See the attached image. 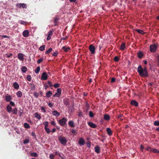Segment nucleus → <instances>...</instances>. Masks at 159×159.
Segmentation results:
<instances>
[{"instance_id": "1", "label": "nucleus", "mask_w": 159, "mask_h": 159, "mask_svg": "<svg viewBox=\"0 0 159 159\" xmlns=\"http://www.w3.org/2000/svg\"><path fill=\"white\" fill-rule=\"evenodd\" d=\"M138 72L141 77H148V75L147 72V69L146 67L143 69L141 65H139L138 68Z\"/></svg>"}, {"instance_id": "2", "label": "nucleus", "mask_w": 159, "mask_h": 159, "mask_svg": "<svg viewBox=\"0 0 159 159\" xmlns=\"http://www.w3.org/2000/svg\"><path fill=\"white\" fill-rule=\"evenodd\" d=\"M58 140L63 145H65L67 142V139L64 137H59L58 139Z\"/></svg>"}, {"instance_id": "3", "label": "nucleus", "mask_w": 159, "mask_h": 159, "mask_svg": "<svg viewBox=\"0 0 159 159\" xmlns=\"http://www.w3.org/2000/svg\"><path fill=\"white\" fill-rule=\"evenodd\" d=\"M157 46L155 44H152L150 46V51L152 52H155L157 49Z\"/></svg>"}, {"instance_id": "4", "label": "nucleus", "mask_w": 159, "mask_h": 159, "mask_svg": "<svg viewBox=\"0 0 159 159\" xmlns=\"http://www.w3.org/2000/svg\"><path fill=\"white\" fill-rule=\"evenodd\" d=\"M66 121L67 119L65 118H63L59 120V124L61 125L64 126L66 124Z\"/></svg>"}, {"instance_id": "5", "label": "nucleus", "mask_w": 159, "mask_h": 159, "mask_svg": "<svg viewBox=\"0 0 159 159\" xmlns=\"http://www.w3.org/2000/svg\"><path fill=\"white\" fill-rule=\"evenodd\" d=\"M5 100L7 102H9L11 100L12 98L11 95H9L7 94L5 97Z\"/></svg>"}, {"instance_id": "6", "label": "nucleus", "mask_w": 159, "mask_h": 159, "mask_svg": "<svg viewBox=\"0 0 159 159\" xmlns=\"http://www.w3.org/2000/svg\"><path fill=\"white\" fill-rule=\"evenodd\" d=\"M89 49L92 54H93L95 53V47L93 45L91 44L89 46Z\"/></svg>"}, {"instance_id": "7", "label": "nucleus", "mask_w": 159, "mask_h": 159, "mask_svg": "<svg viewBox=\"0 0 159 159\" xmlns=\"http://www.w3.org/2000/svg\"><path fill=\"white\" fill-rule=\"evenodd\" d=\"M48 75L45 72L43 73L42 74L41 80H46L47 79Z\"/></svg>"}, {"instance_id": "8", "label": "nucleus", "mask_w": 159, "mask_h": 159, "mask_svg": "<svg viewBox=\"0 0 159 159\" xmlns=\"http://www.w3.org/2000/svg\"><path fill=\"white\" fill-rule=\"evenodd\" d=\"M29 34V32L28 30H25L22 33L23 36L25 38L28 37Z\"/></svg>"}, {"instance_id": "9", "label": "nucleus", "mask_w": 159, "mask_h": 159, "mask_svg": "<svg viewBox=\"0 0 159 159\" xmlns=\"http://www.w3.org/2000/svg\"><path fill=\"white\" fill-rule=\"evenodd\" d=\"M16 6H18L20 8L22 7L23 8H27V5L25 3H17Z\"/></svg>"}, {"instance_id": "10", "label": "nucleus", "mask_w": 159, "mask_h": 159, "mask_svg": "<svg viewBox=\"0 0 159 159\" xmlns=\"http://www.w3.org/2000/svg\"><path fill=\"white\" fill-rule=\"evenodd\" d=\"M24 55L22 53H20L18 54V58L21 61H23L24 59Z\"/></svg>"}, {"instance_id": "11", "label": "nucleus", "mask_w": 159, "mask_h": 159, "mask_svg": "<svg viewBox=\"0 0 159 159\" xmlns=\"http://www.w3.org/2000/svg\"><path fill=\"white\" fill-rule=\"evenodd\" d=\"M130 104L131 105L134 106L135 107H137L138 106V103L135 100H132L130 102Z\"/></svg>"}, {"instance_id": "12", "label": "nucleus", "mask_w": 159, "mask_h": 159, "mask_svg": "<svg viewBox=\"0 0 159 159\" xmlns=\"http://www.w3.org/2000/svg\"><path fill=\"white\" fill-rule=\"evenodd\" d=\"M88 125L91 128H95L97 127V125L94 123L91 122H89L88 123Z\"/></svg>"}, {"instance_id": "13", "label": "nucleus", "mask_w": 159, "mask_h": 159, "mask_svg": "<svg viewBox=\"0 0 159 159\" xmlns=\"http://www.w3.org/2000/svg\"><path fill=\"white\" fill-rule=\"evenodd\" d=\"M13 86L14 89L17 90L19 89L20 87L19 84L17 82H14L13 83Z\"/></svg>"}, {"instance_id": "14", "label": "nucleus", "mask_w": 159, "mask_h": 159, "mask_svg": "<svg viewBox=\"0 0 159 159\" xmlns=\"http://www.w3.org/2000/svg\"><path fill=\"white\" fill-rule=\"evenodd\" d=\"M137 56L140 59L142 58L143 56V54L141 51L139 52L137 54Z\"/></svg>"}, {"instance_id": "15", "label": "nucleus", "mask_w": 159, "mask_h": 159, "mask_svg": "<svg viewBox=\"0 0 159 159\" xmlns=\"http://www.w3.org/2000/svg\"><path fill=\"white\" fill-rule=\"evenodd\" d=\"M95 152L98 153H99L100 152V148L99 146H97L95 147Z\"/></svg>"}, {"instance_id": "16", "label": "nucleus", "mask_w": 159, "mask_h": 159, "mask_svg": "<svg viewBox=\"0 0 159 159\" xmlns=\"http://www.w3.org/2000/svg\"><path fill=\"white\" fill-rule=\"evenodd\" d=\"M107 132L108 134L109 135H111L112 134V132L111 130V129L109 128H107L106 129Z\"/></svg>"}, {"instance_id": "17", "label": "nucleus", "mask_w": 159, "mask_h": 159, "mask_svg": "<svg viewBox=\"0 0 159 159\" xmlns=\"http://www.w3.org/2000/svg\"><path fill=\"white\" fill-rule=\"evenodd\" d=\"M52 112L53 115L56 117H58L60 115V113L57 111H54Z\"/></svg>"}, {"instance_id": "18", "label": "nucleus", "mask_w": 159, "mask_h": 159, "mask_svg": "<svg viewBox=\"0 0 159 159\" xmlns=\"http://www.w3.org/2000/svg\"><path fill=\"white\" fill-rule=\"evenodd\" d=\"M34 115L35 117L38 120H40L41 119V116L38 113L36 112L34 113Z\"/></svg>"}, {"instance_id": "19", "label": "nucleus", "mask_w": 159, "mask_h": 159, "mask_svg": "<svg viewBox=\"0 0 159 159\" xmlns=\"http://www.w3.org/2000/svg\"><path fill=\"white\" fill-rule=\"evenodd\" d=\"M59 20V18H58L57 17H55L54 18V22L55 23V24H54L55 26H56V25H57V23H58V22Z\"/></svg>"}, {"instance_id": "20", "label": "nucleus", "mask_w": 159, "mask_h": 159, "mask_svg": "<svg viewBox=\"0 0 159 159\" xmlns=\"http://www.w3.org/2000/svg\"><path fill=\"white\" fill-rule=\"evenodd\" d=\"M125 43H123L121 45L120 49L121 50L123 51L125 49Z\"/></svg>"}, {"instance_id": "21", "label": "nucleus", "mask_w": 159, "mask_h": 159, "mask_svg": "<svg viewBox=\"0 0 159 159\" xmlns=\"http://www.w3.org/2000/svg\"><path fill=\"white\" fill-rule=\"evenodd\" d=\"M17 96L18 98H20L22 96V93L20 91H18L16 93Z\"/></svg>"}, {"instance_id": "22", "label": "nucleus", "mask_w": 159, "mask_h": 159, "mask_svg": "<svg viewBox=\"0 0 159 159\" xmlns=\"http://www.w3.org/2000/svg\"><path fill=\"white\" fill-rule=\"evenodd\" d=\"M52 93L51 91H49L46 93V96L48 98H50L52 95Z\"/></svg>"}, {"instance_id": "23", "label": "nucleus", "mask_w": 159, "mask_h": 159, "mask_svg": "<svg viewBox=\"0 0 159 159\" xmlns=\"http://www.w3.org/2000/svg\"><path fill=\"white\" fill-rule=\"evenodd\" d=\"M104 118L106 120H110V117L108 115L105 114L104 116Z\"/></svg>"}, {"instance_id": "24", "label": "nucleus", "mask_w": 159, "mask_h": 159, "mask_svg": "<svg viewBox=\"0 0 159 159\" xmlns=\"http://www.w3.org/2000/svg\"><path fill=\"white\" fill-rule=\"evenodd\" d=\"M21 70L22 72L25 73L27 70V68L26 66H23L21 69Z\"/></svg>"}, {"instance_id": "25", "label": "nucleus", "mask_w": 159, "mask_h": 159, "mask_svg": "<svg viewBox=\"0 0 159 159\" xmlns=\"http://www.w3.org/2000/svg\"><path fill=\"white\" fill-rule=\"evenodd\" d=\"M30 89L31 90H34L35 89V86L34 84L32 83L30 84Z\"/></svg>"}, {"instance_id": "26", "label": "nucleus", "mask_w": 159, "mask_h": 159, "mask_svg": "<svg viewBox=\"0 0 159 159\" xmlns=\"http://www.w3.org/2000/svg\"><path fill=\"white\" fill-rule=\"evenodd\" d=\"M7 110L9 112H10L12 110V107L10 105H8L7 107Z\"/></svg>"}, {"instance_id": "27", "label": "nucleus", "mask_w": 159, "mask_h": 159, "mask_svg": "<svg viewBox=\"0 0 159 159\" xmlns=\"http://www.w3.org/2000/svg\"><path fill=\"white\" fill-rule=\"evenodd\" d=\"M68 125L70 126L71 127H74V122L72 120L69 121L68 122Z\"/></svg>"}, {"instance_id": "28", "label": "nucleus", "mask_w": 159, "mask_h": 159, "mask_svg": "<svg viewBox=\"0 0 159 159\" xmlns=\"http://www.w3.org/2000/svg\"><path fill=\"white\" fill-rule=\"evenodd\" d=\"M62 49H63L65 52H67L70 49V48L69 47H67L65 46H64L62 48Z\"/></svg>"}, {"instance_id": "29", "label": "nucleus", "mask_w": 159, "mask_h": 159, "mask_svg": "<svg viewBox=\"0 0 159 159\" xmlns=\"http://www.w3.org/2000/svg\"><path fill=\"white\" fill-rule=\"evenodd\" d=\"M85 143L84 139L82 138H80V145H84Z\"/></svg>"}, {"instance_id": "30", "label": "nucleus", "mask_w": 159, "mask_h": 159, "mask_svg": "<svg viewBox=\"0 0 159 159\" xmlns=\"http://www.w3.org/2000/svg\"><path fill=\"white\" fill-rule=\"evenodd\" d=\"M13 114H16L17 112V109L16 108H14L11 111Z\"/></svg>"}, {"instance_id": "31", "label": "nucleus", "mask_w": 159, "mask_h": 159, "mask_svg": "<svg viewBox=\"0 0 159 159\" xmlns=\"http://www.w3.org/2000/svg\"><path fill=\"white\" fill-rule=\"evenodd\" d=\"M64 103L66 106H68L69 105L68 100L67 99L64 100Z\"/></svg>"}, {"instance_id": "32", "label": "nucleus", "mask_w": 159, "mask_h": 159, "mask_svg": "<svg viewBox=\"0 0 159 159\" xmlns=\"http://www.w3.org/2000/svg\"><path fill=\"white\" fill-rule=\"evenodd\" d=\"M44 129L47 133L48 134H49L51 132L50 129L48 128V127H44Z\"/></svg>"}, {"instance_id": "33", "label": "nucleus", "mask_w": 159, "mask_h": 159, "mask_svg": "<svg viewBox=\"0 0 159 159\" xmlns=\"http://www.w3.org/2000/svg\"><path fill=\"white\" fill-rule=\"evenodd\" d=\"M24 126L25 128L29 129L30 128L29 125L27 123H25L24 124Z\"/></svg>"}, {"instance_id": "34", "label": "nucleus", "mask_w": 159, "mask_h": 159, "mask_svg": "<svg viewBox=\"0 0 159 159\" xmlns=\"http://www.w3.org/2000/svg\"><path fill=\"white\" fill-rule=\"evenodd\" d=\"M136 31L139 33L141 34H143L145 33L143 30H141L137 29L136 30Z\"/></svg>"}, {"instance_id": "35", "label": "nucleus", "mask_w": 159, "mask_h": 159, "mask_svg": "<svg viewBox=\"0 0 159 159\" xmlns=\"http://www.w3.org/2000/svg\"><path fill=\"white\" fill-rule=\"evenodd\" d=\"M154 153H159V150L156 149H152V152Z\"/></svg>"}, {"instance_id": "36", "label": "nucleus", "mask_w": 159, "mask_h": 159, "mask_svg": "<svg viewBox=\"0 0 159 159\" xmlns=\"http://www.w3.org/2000/svg\"><path fill=\"white\" fill-rule=\"evenodd\" d=\"M52 50V48H49L48 50L46 51L45 54H47L50 53Z\"/></svg>"}, {"instance_id": "37", "label": "nucleus", "mask_w": 159, "mask_h": 159, "mask_svg": "<svg viewBox=\"0 0 159 159\" xmlns=\"http://www.w3.org/2000/svg\"><path fill=\"white\" fill-rule=\"evenodd\" d=\"M40 70V67L39 66L37 67L35 70V72L36 73H38Z\"/></svg>"}, {"instance_id": "38", "label": "nucleus", "mask_w": 159, "mask_h": 159, "mask_svg": "<svg viewBox=\"0 0 159 159\" xmlns=\"http://www.w3.org/2000/svg\"><path fill=\"white\" fill-rule=\"evenodd\" d=\"M31 77L30 75H28L27 76V79L29 81H30L31 80Z\"/></svg>"}, {"instance_id": "39", "label": "nucleus", "mask_w": 159, "mask_h": 159, "mask_svg": "<svg viewBox=\"0 0 159 159\" xmlns=\"http://www.w3.org/2000/svg\"><path fill=\"white\" fill-rule=\"evenodd\" d=\"M30 155L33 157H37L38 155L36 153L32 152L30 153Z\"/></svg>"}, {"instance_id": "40", "label": "nucleus", "mask_w": 159, "mask_h": 159, "mask_svg": "<svg viewBox=\"0 0 159 159\" xmlns=\"http://www.w3.org/2000/svg\"><path fill=\"white\" fill-rule=\"evenodd\" d=\"M45 45H43L42 46H40L39 48V49L41 51H43L45 49Z\"/></svg>"}, {"instance_id": "41", "label": "nucleus", "mask_w": 159, "mask_h": 159, "mask_svg": "<svg viewBox=\"0 0 159 159\" xmlns=\"http://www.w3.org/2000/svg\"><path fill=\"white\" fill-rule=\"evenodd\" d=\"M18 22L19 23L22 25H25L27 23L26 22L22 20H19Z\"/></svg>"}, {"instance_id": "42", "label": "nucleus", "mask_w": 159, "mask_h": 159, "mask_svg": "<svg viewBox=\"0 0 159 159\" xmlns=\"http://www.w3.org/2000/svg\"><path fill=\"white\" fill-rule=\"evenodd\" d=\"M39 94V93L36 92H34V95L36 98H37L38 97Z\"/></svg>"}, {"instance_id": "43", "label": "nucleus", "mask_w": 159, "mask_h": 159, "mask_svg": "<svg viewBox=\"0 0 159 159\" xmlns=\"http://www.w3.org/2000/svg\"><path fill=\"white\" fill-rule=\"evenodd\" d=\"M43 124L45 125L44 127H48V121H45L43 123Z\"/></svg>"}, {"instance_id": "44", "label": "nucleus", "mask_w": 159, "mask_h": 159, "mask_svg": "<svg viewBox=\"0 0 159 159\" xmlns=\"http://www.w3.org/2000/svg\"><path fill=\"white\" fill-rule=\"evenodd\" d=\"M89 115L90 117L92 118L94 116V115L92 111H89Z\"/></svg>"}, {"instance_id": "45", "label": "nucleus", "mask_w": 159, "mask_h": 159, "mask_svg": "<svg viewBox=\"0 0 159 159\" xmlns=\"http://www.w3.org/2000/svg\"><path fill=\"white\" fill-rule=\"evenodd\" d=\"M114 60L115 61L118 62L119 60V58L118 56H116L114 58Z\"/></svg>"}, {"instance_id": "46", "label": "nucleus", "mask_w": 159, "mask_h": 159, "mask_svg": "<svg viewBox=\"0 0 159 159\" xmlns=\"http://www.w3.org/2000/svg\"><path fill=\"white\" fill-rule=\"evenodd\" d=\"M154 125L155 126H159V121H155L154 122Z\"/></svg>"}, {"instance_id": "47", "label": "nucleus", "mask_w": 159, "mask_h": 159, "mask_svg": "<svg viewBox=\"0 0 159 159\" xmlns=\"http://www.w3.org/2000/svg\"><path fill=\"white\" fill-rule=\"evenodd\" d=\"M60 86V84L58 83H56V84H55L54 85H53V87L55 88H58V87H59Z\"/></svg>"}, {"instance_id": "48", "label": "nucleus", "mask_w": 159, "mask_h": 159, "mask_svg": "<svg viewBox=\"0 0 159 159\" xmlns=\"http://www.w3.org/2000/svg\"><path fill=\"white\" fill-rule=\"evenodd\" d=\"M58 52L57 51H56L55 52L53 53L52 55L54 57H56L57 55Z\"/></svg>"}, {"instance_id": "49", "label": "nucleus", "mask_w": 159, "mask_h": 159, "mask_svg": "<svg viewBox=\"0 0 159 159\" xmlns=\"http://www.w3.org/2000/svg\"><path fill=\"white\" fill-rule=\"evenodd\" d=\"M43 60V58H41L39 59L37 61V63L38 64H39Z\"/></svg>"}, {"instance_id": "50", "label": "nucleus", "mask_w": 159, "mask_h": 159, "mask_svg": "<svg viewBox=\"0 0 159 159\" xmlns=\"http://www.w3.org/2000/svg\"><path fill=\"white\" fill-rule=\"evenodd\" d=\"M61 94H59L57 93H55V94L54 95L53 97H57L59 98Z\"/></svg>"}, {"instance_id": "51", "label": "nucleus", "mask_w": 159, "mask_h": 159, "mask_svg": "<svg viewBox=\"0 0 159 159\" xmlns=\"http://www.w3.org/2000/svg\"><path fill=\"white\" fill-rule=\"evenodd\" d=\"M57 92L59 94H61V89L60 88H58L57 89Z\"/></svg>"}, {"instance_id": "52", "label": "nucleus", "mask_w": 159, "mask_h": 159, "mask_svg": "<svg viewBox=\"0 0 159 159\" xmlns=\"http://www.w3.org/2000/svg\"><path fill=\"white\" fill-rule=\"evenodd\" d=\"M19 116H21L22 115V114L23 113V111L22 110H20L19 111Z\"/></svg>"}, {"instance_id": "53", "label": "nucleus", "mask_w": 159, "mask_h": 159, "mask_svg": "<svg viewBox=\"0 0 159 159\" xmlns=\"http://www.w3.org/2000/svg\"><path fill=\"white\" fill-rule=\"evenodd\" d=\"M29 140L27 139H26L24 140L23 141V143L24 144H26L28 143H29Z\"/></svg>"}, {"instance_id": "54", "label": "nucleus", "mask_w": 159, "mask_h": 159, "mask_svg": "<svg viewBox=\"0 0 159 159\" xmlns=\"http://www.w3.org/2000/svg\"><path fill=\"white\" fill-rule=\"evenodd\" d=\"M152 148L150 147H148L146 148V150H147V151H150V152H152Z\"/></svg>"}, {"instance_id": "55", "label": "nucleus", "mask_w": 159, "mask_h": 159, "mask_svg": "<svg viewBox=\"0 0 159 159\" xmlns=\"http://www.w3.org/2000/svg\"><path fill=\"white\" fill-rule=\"evenodd\" d=\"M48 84L49 85V86L51 87L52 86V82L50 81H48Z\"/></svg>"}, {"instance_id": "56", "label": "nucleus", "mask_w": 159, "mask_h": 159, "mask_svg": "<svg viewBox=\"0 0 159 159\" xmlns=\"http://www.w3.org/2000/svg\"><path fill=\"white\" fill-rule=\"evenodd\" d=\"M10 104L12 106H15V103L12 101H10Z\"/></svg>"}, {"instance_id": "57", "label": "nucleus", "mask_w": 159, "mask_h": 159, "mask_svg": "<svg viewBox=\"0 0 159 159\" xmlns=\"http://www.w3.org/2000/svg\"><path fill=\"white\" fill-rule=\"evenodd\" d=\"M49 158L50 159H54V155L53 154H50L49 156Z\"/></svg>"}, {"instance_id": "58", "label": "nucleus", "mask_w": 159, "mask_h": 159, "mask_svg": "<svg viewBox=\"0 0 159 159\" xmlns=\"http://www.w3.org/2000/svg\"><path fill=\"white\" fill-rule=\"evenodd\" d=\"M41 110L42 111H43L44 112H46V111L45 110V108L44 107H43L41 106L40 107Z\"/></svg>"}, {"instance_id": "59", "label": "nucleus", "mask_w": 159, "mask_h": 159, "mask_svg": "<svg viewBox=\"0 0 159 159\" xmlns=\"http://www.w3.org/2000/svg\"><path fill=\"white\" fill-rule=\"evenodd\" d=\"M116 81V79L114 78H112L111 82L112 83H114Z\"/></svg>"}, {"instance_id": "60", "label": "nucleus", "mask_w": 159, "mask_h": 159, "mask_svg": "<svg viewBox=\"0 0 159 159\" xmlns=\"http://www.w3.org/2000/svg\"><path fill=\"white\" fill-rule=\"evenodd\" d=\"M68 38V37L67 36H66V37H62L61 39V41L62 40H66Z\"/></svg>"}, {"instance_id": "61", "label": "nucleus", "mask_w": 159, "mask_h": 159, "mask_svg": "<svg viewBox=\"0 0 159 159\" xmlns=\"http://www.w3.org/2000/svg\"><path fill=\"white\" fill-rule=\"evenodd\" d=\"M91 143L90 142H88L87 144V147L90 148L91 146Z\"/></svg>"}, {"instance_id": "62", "label": "nucleus", "mask_w": 159, "mask_h": 159, "mask_svg": "<svg viewBox=\"0 0 159 159\" xmlns=\"http://www.w3.org/2000/svg\"><path fill=\"white\" fill-rule=\"evenodd\" d=\"M53 31H52L50 30L48 33V35L50 36H51L52 34Z\"/></svg>"}, {"instance_id": "63", "label": "nucleus", "mask_w": 159, "mask_h": 159, "mask_svg": "<svg viewBox=\"0 0 159 159\" xmlns=\"http://www.w3.org/2000/svg\"><path fill=\"white\" fill-rule=\"evenodd\" d=\"M48 106L50 107H53V104L51 102H49L48 104Z\"/></svg>"}, {"instance_id": "64", "label": "nucleus", "mask_w": 159, "mask_h": 159, "mask_svg": "<svg viewBox=\"0 0 159 159\" xmlns=\"http://www.w3.org/2000/svg\"><path fill=\"white\" fill-rule=\"evenodd\" d=\"M31 135L32 136H33L35 138H36V134H35V133L33 132H32L31 133Z\"/></svg>"}]
</instances>
